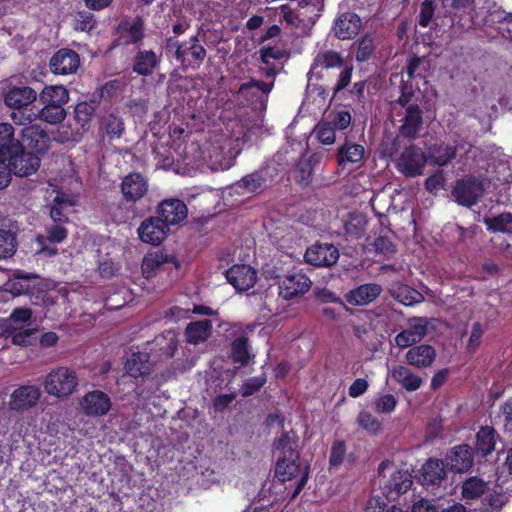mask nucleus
<instances>
[{"label": "nucleus", "mask_w": 512, "mask_h": 512, "mask_svg": "<svg viewBox=\"0 0 512 512\" xmlns=\"http://www.w3.org/2000/svg\"><path fill=\"white\" fill-rule=\"evenodd\" d=\"M274 445L282 454L276 463L275 476L281 482L290 481L301 472L298 437L292 431L284 432Z\"/></svg>", "instance_id": "f257e3e1"}, {"label": "nucleus", "mask_w": 512, "mask_h": 512, "mask_svg": "<svg viewBox=\"0 0 512 512\" xmlns=\"http://www.w3.org/2000/svg\"><path fill=\"white\" fill-rule=\"evenodd\" d=\"M165 47L167 51L173 52V57L184 70L199 69L207 56V50L201 44L199 34L193 35L185 41H179L174 36L168 37Z\"/></svg>", "instance_id": "f03ea898"}, {"label": "nucleus", "mask_w": 512, "mask_h": 512, "mask_svg": "<svg viewBox=\"0 0 512 512\" xmlns=\"http://www.w3.org/2000/svg\"><path fill=\"white\" fill-rule=\"evenodd\" d=\"M78 386L75 370L59 366L49 372L44 379L43 387L48 395L64 398L73 394Z\"/></svg>", "instance_id": "7ed1b4c3"}, {"label": "nucleus", "mask_w": 512, "mask_h": 512, "mask_svg": "<svg viewBox=\"0 0 512 512\" xmlns=\"http://www.w3.org/2000/svg\"><path fill=\"white\" fill-rule=\"evenodd\" d=\"M451 193L459 205L470 208L483 195L484 184L482 180L473 175L465 176L456 180Z\"/></svg>", "instance_id": "20e7f679"}, {"label": "nucleus", "mask_w": 512, "mask_h": 512, "mask_svg": "<svg viewBox=\"0 0 512 512\" xmlns=\"http://www.w3.org/2000/svg\"><path fill=\"white\" fill-rule=\"evenodd\" d=\"M16 176L27 177L34 174L40 167V158L36 153L27 151L23 144L14 146L12 153L3 157Z\"/></svg>", "instance_id": "39448f33"}, {"label": "nucleus", "mask_w": 512, "mask_h": 512, "mask_svg": "<svg viewBox=\"0 0 512 512\" xmlns=\"http://www.w3.org/2000/svg\"><path fill=\"white\" fill-rule=\"evenodd\" d=\"M426 163V153L416 145H410L401 153L397 170L406 177H416L422 175Z\"/></svg>", "instance_id": "423d86ee"}, {"label": "nucleus", "mask_w": 512, "mask_h": 512, "mask_svg": "<svg viewBox=\"0 0 512 512\" xmlns=\"http://www.w3.org/2000/svg\"><path fill=\"white\" fill-rule=\"evenodd\" d=\"M148 191V180L140 172H130L122 178L120 183L122 199L129 204H136L141 201Z\"/></svg>", "instance_id": "0eeeda50"}, {"label": "nucleus", "mask_w": 512, "mask_h": 512, "mask_svg": "<svg viewBox=\"0 0 512 512\" xmlns=\"http://www.w3.org/2000/svg\"><path fill=\"white\" fill-rule=\"evenodd\" d=\"M21 144L25 149L39 155H44L51 145L49 133L39 125L30 124L21 129Z\"/></svg>", "instance_id": "6e6552de"}, {"label": "nucleus", "mask_w": 512, "mask_h": 512, "mask_svg": "<svg viewBox=\"0 0 512 512\" xmlns=\"http://www.w3.org/2000/svg\"><path fill=\"white\" fill-rule=\"evenodd\" d=\"M99 106V100L92 98L89 101H79L73 110V120L77 126L75 131L71 132L69 139L77 141L90 127L94 118L95 112Z\"/></svg>", "instance_id": "1a4fd4ad"}, {"label": "nucleus", "mask_w": 512, "mask_h": 512, "mask_svg": "<svg viewBox=\"0 0 512 512\" xmlns=\"http://www.w3.org/2000/svg\"><path fill=\"white\" fill-rule=\"evenodd\" d=\"M155 214L170 228L187 219L188 207L179 198H165L156 206Z\"/></svg>", "instance_id": "9d476101"}, {"label": "nucleus", "mask_w": 512, "mask_h": 512, "mask_svg": "<svg viewBox=\"0 0 512 512\" xmlns=\"http://www.w3.org/2000/svg\"><path fill=\"white\" fill-rule=\"evenodd\" d=\"M170 232L171 229L156 214L145 218L137 229L139 239L151 245H160Z\"/></svg>", "instance_id": "9b49d317"}, {"label": "nucleus", "mask_w": 512, "mask_h": 512, "mask_svg": "<svg viewBox=\"0 0 512 512\" xmlns=\"http://www.w3.org/2000/svg\"><path fill=\"white\" fill-rule=\"evenodd\" d=\"M475 458L476 455L470 445L459 444L447 451L444 462L450 471L461 474L473 467Z\"/></svg>", "instance_id": "f8f14e48"}, {"label": "nucleus", "mask_w": 512, "mask_h": 512, "mask_svg": "<svg viewBox=\"0 0 512 512\" xmlns=\"http://www.w3.org/2000/svg\"><path fill=\"white\" fill-rule=\"evenodd\" d=\"M170 267L175 270L180 267L176 257L163 251L148 253L142 261V274L149 279L158 273L167 271Z\"/></svg>", "instance_id": "ddd939ff"}, {"label": "nucleus", "mask_w": 512, "mask_h": 512, "mask_svg": "<svg viewBox=\"0 0 512 512\" xmlns=\"http://www.w3.org/2000/svg\"><path fill=\"white\" fill-rule=\"evenodd\" d=\"M80 63V56L76 51L61 48L50 58L49 69L54 75H71L77 72Z\"/></svg>", "instance_id": "4468645a"}, {"label": "nucleus", "mask_w": 512, "mask_h": 512, "mask_svg": "<svg viewBox=\"0 0 512 512\" xmlns=\"http://www.w3.org/2000/svg\"><path fill=\"white\" fill-rule=\"evenodd\" d=\"M311 286L312 281L306 274L293 272L279 282V295L285 300H292L304 295Z\"/></svg>", "instance_id": "2eb2a0df"}, {"label": "nucleus", "mask_w": 512, "mask_h": 512, "mask_svg": "<svg viewBox=\"0 0 512 512\" xmlns=\"http://www.w3.org/2000/svg\"><path fill=\"white\" fill-rule=\"evenodd\" d=\"M304 259L315 267H331L339 259V250L333 244L316 243L307 248Z\"/></svg>", "instance_id": "dca6fc26"}, {"label": "nucleus", "mask_w": 512, "mask_h": 512, "mask_svg": "<svg viewBox=\"0 0 512 512\" xmlns=\"http://www.w3.org/2000/svg\"><path fill=\"white\" fill-rule=\"evenodd\" d=\"M125 130V122L119 112L106 113L99 119L98 134L103 142L112 143L121 139Z\"/></svg>", "instance_id": "f3484780"}, {"label": "nucleus", "mask_w": 512, "mask_h": 512, "mask_svg": "<svg viewBox=\"0 0 512 512\" xmlns=\"http://www.w3.org/2000/svg\"><path fill=\"white\" fill-rule=\"evenodd\" d=\"M428 324L424 317L409 319L408 327L396 335L395 344L400 348H407L420 342L428 332Z\"/></svg>", "instance_id": "a211bd4d"}, {"label": "nucleus", "mask_w": 512, "mask_h": 512, "mask_svg": "<svg viewBox=\"0 0 512 512\" xmlns=\"http://www.w3.org/2000/svg\"><path fill=\"white\" fill-rule=\"evenodd\" d=\"M161 55L152 49L138 47L132 58V71L138 76L149 77L159 68Z\"/></svg>", "instance_id": "6ab92c4d"}, {"label": "nucleus", "mask_w": 512, "mask_h": 512, "mask_svg": "<svg viewBox=\"0 0 512 512\" xmlns=\"http://www.w3.org/2000/svg\"><path fill=\"white\" fill-rule=\"evenodd\" d=\"M65 225L61 222H51L45 225L46 235H38L36 237L38 244L41 246L38 253H43L48 257L57 254V248L46 246L45 243L58 244L65 241L68 237V229Z\"/></svg>", "instance_id": "aec40b11"}, {"label": "nucleus", "mask_w": 512, "mask_h": 512, "mask_svg": "<svg viewBox=\"0 0 512 512\" xmlns=\"http://www.w3.org/2000/svg\"><path fill=\"white\" fill-rule=\"evenodd\" d=\"M225 277L237 291L243 292L255 285L257 272L250 265L235 264L226 271Z\"/></svg>", "instance_id": "412c9836"}, {"label": "nucleus", "mask_w": 512, "mask_h": 512, "mask_svg": "<svg viewBox=\"0 0 512 512\" xmlns=\"http://www.w3.org/2000/svg\"><path fill=\"white\" fill-rule=\"evenodd\" d=\"M498 440L499 434L493 426H481L476 432L474 440L473 451L476 455V459L479 462L486 460L487 457L495 451Z\"/></svg>", "instance_id": "4be33fe9"}, {"label": "nucleus", "mask_w": 512, "mask_h": 512, "mask_svg": "<svg viewBox=\"0 0 512 512\" xmlns=\"http://www.w3.org/2000/svg\"><path fill=\"white\" fill-rule=\"evenodd\" d=\"M41 397V390L36 385H22L10 395L9 407L13 411H26L34 406Z\"/></svg>", "instance_id": "5701e85b"}, {"label": "nucleus", "mask_w": 512, "mask_h": 512, "mask_svg": "<svg viewBox=\"0 0 512 512\" xmlns=\"http://www.w3.org/2000/svg\"><path fill=\"white\" fill-rule=\"evenodd\" d=\"M81 406L85 415L100 417L110 411L112 402L105 392L93 390L83 396Z\"/></svg>", "instance_id": "b1692460"}, {"label": "nucleus", "mask_w": 512, "mask_h": 512, "mask_svg": "<svg viewBox=\"0 0 512 512\" xmlns=\"http://www.w3.org/2000/svg\"><path fill=\"white\" fill-rule=\"evenodd\" d=\"M423 125V111L417 104H410L406 108L399 133L402 137L414 140L419 136Z\"/></svg>", "instance_id": "393cba45"}, {"label": "nucleus", "mask_w": 512, "mask_h": 512, "mask_svg": "<svg viewBox=\"0 0 512 512\" xmlns=\"http://www.w3.org/2000/svg\"><path fill=\"white\" fill-rule=\"evenodd\" d=\"M362 22L354 12H345L335 20L334 35L341 40L353 39L360 31Z\"/></svg>", "instance_id": "a878e982"}, {"label": "nucleus", "mask_w": 512, "mask_h": 512, "mask_svg": "<svg viewBox=\"0 0 512 512\" xmlns=\"http://www.w3.org/2000/svg\"><path fill=\"white\" fill-rule=\"evenodd\" d=\"M37 96V92L29 86H12L4 94V103L12 109H23L32 104Z\"/></svg>", "instance_id": "bb28decb"}, {"label": "nucleus", "mask_w": 512, "mask_h": 512, "mask_svg": "<svg viewBox=\"0 0 512 512\" xmlns=\"http://www.w3.org/2000/svg\"><path fill=\"white\" fill-rule=\"evenodd\" d=\"M457 151V145H449L442 141L435 142L427 147V162L439 167L447 166L456 158Z\"/></svg>", "instance_id": "cd10ccee"}, {"label": "nucleus", "mask_w": 512, "mask_h": 512, "mask_svg": "<svg viewBox=\"0 0 512 512\" xmlns=\"http://www.w3.org/2000/svg\"><path fill=\"white\" fill-rule=\"evenodd\" d=\"M412 475L407 470H397L393 472L383 490L387 498L396 499L406 493L412 486Z\"/></svg>", "instance_id": "c85d7f7f"}, {"label": "nucleus", "mask_w": 512, "mask_h": 512, "mask_svg": "<svg viewBox=\"0 0 512 512\" xmlns=\"http://www.w3.org/2000/svg\"><path fill=\"white\" fill-rule=\"evenodd\" d=\"M446 464L442 459L429 458L420 470L422 485H440L446 478Z\"/></svg>", "instance_id": "c756f323"}, {"label": "nucleus", "mask_w": 512, "mask_h": 512, "mask_svg": "<svg viewBox=\"0 0 512 512\" xmlns=\"http://www.w3.org/2000/svg\"><path fill=\"white\" fill-rule=\"evenodd\" d=\"M323 8L324 0H298V23L305 28L313 26Z\"/></svg>", "instance_id": "7c9ffc66"}, {"label": "nucleus", "mask_w": 512, "mask_h": 512, "mask_svg": "<svg viewBox=\"0 0 512 512\" xmlns=\"http://www.w3.org/2000/svg\"><path fill=\"white\" fill-rule=\"evenodd\" d=\"M436 358V350L428 344H421L410 348L406 353V361L417 368H427Z\"/></svg>", "instance_id": "2f4dec72"}, {"label": "nucleus", "mask_w": 512, "mask_h": 512, "mask_svg": "<svg viewBox=\"0 0 512 512\" xmlns=\"http://www.w3.org/2000/svg\"><path fill=\"white\" fill-rule=\"evenodd\" d=\"M74 205L75 201L72 197L64 192H58L50 205L49 214L51 222H61L63 224H68V214Z\"/></svg>", "instance_id": "473e14b6"}, {"label": "nucleus", "mask_w": 512, "mask_h": 512, "mask_svg": "<svg viewBox=\"0 0 512 512\" xmlns=\"http://www.w3.org/2000/svg\"><path fill=\"white\" fill-rule=\"evenodd\" d=\"M382 292L379 284L369 283L363 284L351 290L346 295V300L349 304L355 306L367 305L374 301Z\"/></svg>", "instance_id": "72a5a7b5"}, {"label": "nucleus", "mask_w": 512, "mask_h": 512, "mask_svg": "<svg viewBox=\"0 0 512 512\" xmlns=\"http://www.w3.org/2000/svg\"><path fill=\"white\" fill-rule=\"evenodd\" d=\"M118 29L123 39V44H140L144 39V21L137 16L133 21L122 20Z\"/></svg>", "instance_id": "f704fd0d"}, {"label": "nucleus", "mask_w": 512, "mask_h": 512, "mask_svg": "<svg viewBox=\"0 0 512 512\" xmlns=\"http://www.w3.org/2000/svg\"><path fill=\"white\" fill-rule=\"evenodd\" d=\"M124 367L130 376L138 378L149 375L153 365L147 352L138 351L131 354L126 360Z\"/></svg>", "instance_id": "c9c22d12"}, {"label": "nucleus", "mask_w": 512, "mask_h": 512, "mask_svg": "<svg viewBox=\"0 0 512 512\" xmlns=\"http://www.w3.org/2000/svg\"><path fill=\"white\" fill-rule=\"evenodd\" d=\"M319 163V157L312 154L307 158H300L295 166V181L298 185L305 188L313 181L314 169Z\"/></svg>", "instance_id": "e433bc0d"}, {"label": "nucleus", "mask_w": 512, "mask_h": 512, "mask_svg": "<svg viewBox=\"0 0 512 512\" xmlns=\"http://www.w3.org/2000/svg\"><path fill=\"white\" fill-rule=\"evenodd\" d=\"M273 85V82L266 83L251 78L249 81L240 84L237 95L248 102H254L259 99V92L267 96L271 92Z\"/></svg>", "instance_id": "4c0bfd02"}, {"label": "nucleus", "mask_w": 512, "mask_h": 512, "mask_svg": "<svg viewBox=\"0 0 512 512\" xmlns=\"http://www.w3.org/2000/svg\"><path fill=\"white\" fill-rule=\"evenodd\" d=\"M179 340L173 330H166L157 335L153 340V349L159 353V356L172 358L178 349Z\"/></svg>", "instance_id": "58836bf2"}, {"label": "nucleus", "mask_w": 512, "mask_h": 512, "mask_svg": "<svg viewBox=\"0 0 512 512\" xmlns=\"http://www.w3.org/2000/svg\"><path fill=\"white\" fill-rule=\"evenodd\" d=\"M365 149L362 145L346 141L338 148L337 162L341 167L347 164H358L364 158Z\"/></svg>", "instance_id": "ea45409f"}, {"label": "nucleus", "mask_w": 512, "mask_h": 512, "mask_svg": "<svg viewBox=\"0 0 512 512\" xmlns=\"http://www.w3.org/2000/svg\"><path fill=\"white\" fill-rule=\"evenodd\" d=\"M485 24L492 26L503 37H512V14L504 10L489 12L485 18Z\"/></svg>", "instance_id": "a19ab883"}, {"label": "nucleus", "mask_w": 512, "mask_h": 512, "mask_svg": "<svg viewBox=\"0 0 512 512\" xmlns=\"http://www.w3.org/2000/svg\"><path fill=\"white\" fill-rule=\"evenodd\" d=\"M212 331L210 320H198L190 322L185 329L186 341L190 344H199L206 341Z\"/></svg>", "instance_id": "79ce46f5"}, {"label": "nucleus", "mask_w": 512, "mask_h": 512, "mask_svg": "<svg viewBox=\"0 0 512 512\" xmlns=\"http://www.w3.org/2000/svg\"><path fill=\"white\" fill-rule=\"evenodd\" d=\"M39 101L41 104L64 106L69 101V92L63 85L45 86L39 93Z\"/></svg>", "instance_id": "37998d69"}, {"label": "nucleus", "mask_w": 512, "mask_h": 512, "mask_svg": "<svg viewBox=\"0 0 512 512\" xmlns=\"http://www.w3.org/2000/svg\"><path fill=\"white\" fill-rule=\"evenodd\" d=\"M392 377L396 382L400 383L407 391H415L422 384L421 377L412 372L408 367L402 365H399L393 369Z\"/></svg>", "instance_id": "c03bdc74"}, {"label": "nucleus", "mask_w": 512, "mask_h": 512, "mask_svg": "<svg viewBox=\"0 0 512 512\" xmlns=\"http://www.w3.org/2000/svg\"><path fill=\"white\" fill-rule=\"evenodd\" d=\"M483 223L490 233L512 234V213L510 212H503L493 217H484Z\"/></svg>", "instance_id": "a18cd8bd"}, {"label": "nucleus", "mask_w": 512, "mask_h": 512, "mask_svg": "<svg viewBox=\"0 0 512 512\" xmlns=\"http://www.w3.org/2000/svg\"><path fill=\"white\" fill-rule=\"evenodd\" d=\"M43 107L35 113V118L51 124H60L66 118V110L61 105H46L42 104Z\"/></svg>", "instance_id": "49530a36"}, {"label": "nucleus", "mask_w": 512, "mask_h": 512, "mask_svg": "<svg viewBox=\"0 0 512 512\" xmlns=\"http://www.w3.org/2000/svg\"><path fill=\"white\" fill-rule=\"evenodd\" d=\"M20 140L15 138V130L9 123H0V158L12 153L14 146H19Z\"/></svg>", "instance_id": "de8ad7c7"}, {"label": "nucleus", "mask_w": 512, "mask_h": 512, "mask_svg": "<svg viewBox=\"0 0 512 512\" xmlns=\"http://www.w3.org/2000/svg\"><path fill=\"white\" fill-rule=\"evenodd\" d=\"M345 459L350 463H354L356 457L353 453L346 455V443L344 440L337 439L333 441L329 455L330 468H339Z\"/></svg>", "instance_id": "09e8293b"}, {"label": "nucleus", "mask_w": 512, "mask_h": 512, "mask_svg": "<svg viewBox=\"0 0 512 512\" xmlns=\"http://www.w3.org/2000/svg\"><path fill=\"white\" fill-rule=\"evenodd\" d=\"M343 63L342 56L336 51L319 52L313 60L311 71L318 67L322 69L340 68L343 66Z\"/></svg>", "instance_id": "8fccbe9b"}, {"label": "nucleus", "mask_w": 512, "mask_h": 512, "mask_svg": "<svg viewBox=\"0 0 512 512\" xmlns=\"http://www.w3.org/2000/svg\"><path fill=\"white\" fill-rule=\"evenodd\" d=\"M249 340L246 336H240L233 340L231 344V358L234 363L240 366H247L250 361Z\"/></svg>", "instance_id": "3c124183"}, {"label": "nucleus", "mask_w": 512, "mask_h": 512, "mask_svg": "<svg viewBox=\"0 0 512 512\" xmlns=\"http://www.w3.org/2000/svg\"><path fill=\"white\" fill-rule=\"evenodd\" d=\"M394 298L405 306H412L423 301V295L416 289L405 285L399 284L393 292Z\"/></svg>", "instance_id": "603ef678"}, {"label": "nucleus", "mask_w": 512, "mask_h": 512, "mask_svg": "<svg viewBox=\"0 0 512 512\" xmlns=\"http://www.w3.org/2000/svg\"><path fill=\"white\" fill-rule=\"evenodd\" d=\"M487 490V483L479 477H470L462 484V496L464 499H477Z\"/></svg>", "instance_id": "864d4df0"}, {"label": "nucleus", "mask_w": 512, "mask_h": 512, "mask_svg": "<svg viewBox=\"0 0 512 512\" xmlns=\"http://www.w3.org/2000/svg\"><path fill=\"white\" fill-rule=\"evenodd\" d=\"M17 248L16 234L10 229L0 228V259L12 257Z\"/></svg>", "instance_id": "5fc2aeb1"}, {"label": "nucleus", "mask_w": 512, "mask_h": 512, "mask_svg": "<svg viewBox=\"0 0 512 512\" xmlns=\"http://www.w3.org/2000/svg\"><path fill=\"white\" fill-rule=\"evenodd\" d=\"M265 182L261 173L256 171L244 176L237 185L248 193H256L263 189Z\"/></svg>", "instance_id": "6e6d98bb"}, {"label": "nucleus", "mask_w": 512, "mask_h": 512, "mask_svg": "<svg viewBox=\"0 0 512 512\" xmlns=\"http://www.w3.org/2000/svg\"><path fill=\"white\" fill-rule=\"evenodd\" d=\"M374 50L373 37L369 34H365L357 42L355 58L358 62H366L372 57Z\"/></svg>", "instance_id": "4d7b16f0"}, {"label": "nucleus", "mask_w": 512, "mask_h": 512, "mask_svg": "<svg viewBox=\"0 0 512 512\" xmlns=\"http://www.w3.org/2000/svg\"><path fill=\"white\" fill-rule=\"evenodd\" d=\"M358 424L371 434L377 435L382 430V423L372 413L361 411L357 417Z\"/></svg>", "instance_id": "13d9d810"}, {"label": "nucleus", "mask_w": 512, "mask_h": 512, "mask_svg": "<svg viewBox=\"0 0 512 512\" xmlns=\"http://www.w3.org/2000/svg\"><path fill=\"white\" fill-rule=\"evenodd\" d=\"M429 63L425 57L414 56L408 61L406 71L409 80L419 77H425L424 73L427 71Z\"/></svg>", "instance_id": "bf43d9fd"}, {"label": "nucleus", "mask_w": 512, "mask_h": 512, "mask_svg": "<svg viewBox=\"0 0 512 512\" xmlns=\"http://www.w3.org/2000/svg\"><path fill=\"white\" fill-rule=\"evenodd\" d=\"M345 233L355 239H360L365 234L366 221L359 216H350L344 224Z\"/></svg>", "instance_id": "052dcab7"}, {"label": "nucleus", "mask_w": 512, "mask_h": 512, "mask_svg": "<svg viewBox=\"0 0 512 512\" xmlns=\"http://www.w3.org/2000/svg\"><path fill=\"white\" fill-rule=\"evenodd\" d=\"M96 24L95 16L89 11H78L74 16V29L81 32L91 31Z\"/></svg>", "instance_id": "680f3d73"}, {"label": "nucleus", "mask_w": 512, "mask_h": 512, "mask_svg": "<svg viewBox=\"0 0 512 512\" xmlns=\"http://www.w3.org/2000/svg\"><path fill=\"white\" fill-rule=\"evenodd\" d=\"M266 382L267 378L265 374L248 378L241 387V395L243 397L254 395L266 384Z\"/></svg>", "instance_id": "e2e57ef3"}, {"label": "nucleus", "mask_w": 512, "mask_h": 512, "mask_svg": "<svg viewBox=\"0 0 512 512\" xmlns=\"http://www.w3.org/2000/svg\"><path fill=\"white\" fill-rule=\"evenodd\" d=\"M374 251L386 258L396 253V246L388 236H378L373 242Z\"/></svg>", "instance_id": "0e129e2a"}, {"label": "nucleus", "mask_w": 512, "mask_h": 512, "mask_svg": "<svg viewBox=\"0 0 512 512\" xmlns=\"http://www.w3.org/2000/svg\"><path fill=\"white\" fill-rule=\"evenodd\" d=\"M436 5L434 0H424L420 5V12L418 15V24L421 27H428L434 17Z\"/></svg>", "instance_id": "69168bd1"}, {"label": "nucleus", "mask_w": 512, "mask_h": 512, "mask_svg": "<svg viewBox=\"0 0 512 512\" xmlns=\"http://www.w3.org/2000/svg\"><path fill=\"white\" fill-rule=\"evenodd\" d=\"M397 405V399L392 394H384L374 401V409L378 414H389L394 411Z\"/></svg>", "instance_id": "338daca9"}, {"label": "nucleus", "mask_w": 512, "mask_h": 512, "mask_svg": "<svg viewBox=\"0 0 512 512\" xmlns=\"http://www.w3.org/2000/svg\"><path fill=\"white\" fill-rule=\"evenodd\" d=\"M502 424L505 432H512V397L508 398L501 406L496 417Z\"/></svg>", "instance_id": "774afa93"}]
</instances>
